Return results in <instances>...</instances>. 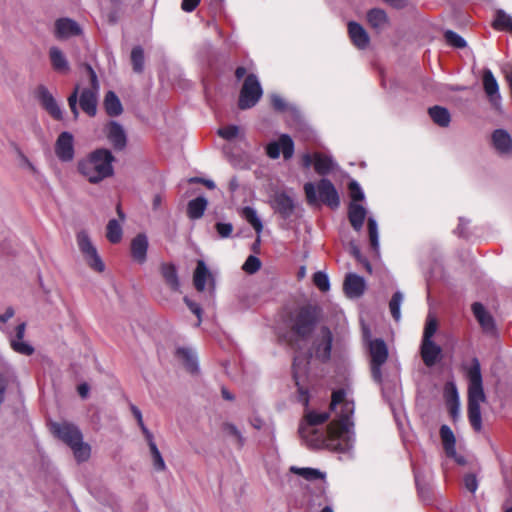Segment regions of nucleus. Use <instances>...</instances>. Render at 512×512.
<instances>
[{"instance_id": "a19ab883", "label": "nucleus", "mask_w": 512, "mask_h": 512, "mask_svg": "<svg viewBox=\"0 0 512 512\" xmlns=\"http://www.w3.org/2000/svg\"><path fill=\"white\" fill-rule=\"evenodd\" d=\"M493 27L496 30H509L512 32V17L503 10H498L493 20Z\"/></svg>"}, {"instance_id": "f8f14e48", "label": "nucleus", "mask_w": 512, "mask_h": 512, "mask_svg": "<svg viewBox=\"0 0 512 512\" xmlns=\"http://www.w3.org/2000/svg\"><path fill=\"white\" fill-rule=\"evenodd\" d=\"M333 334L327 327H321L313 342V353L315 357L323 362L328 361L331 356Z\"/></svg>"}, {"instance_id": "49530a36", "label": "nucleus", "mask_w": 512, "mask_h": 512, "mask_svg": "<svg viewBox=\"0 0 512 512\" xmlns=\"http://www.w3.org/2000/svg\"><path fill=\"white\" fill-rule=\"evenodd\" d=\"M437 326H438V324H437L436 318L434 316H432L431 314H429L427 316V319L425 322L422 341L432 340V337L434 336V334L437 331Z\"/></svg>"}, {"instance_id": "a18cd8bd", "label": "nucleus", "mask_w": 512, "mask_h": 512, "mask_svg": "<svg viewBox=\"0 0 512 512\" xmlns=\"http://www.w3.org/2000/svg\"><path fill=\"white\" fill-rule=\"evenodd\" d=\"M74 453V456L77 461L83 462L86 461L90 457V446L84 444L83 441H78V443L72 447H70Z\"/></svg>"}, {"instance_id": "c85d7f7f", "label": "nucleus", "mask_w": 512, "mask_h": 512, "mask_svg": "<svg viewBox=\"0 0 512 512\" xmlns=\"http://www.w3.org/2000/svg\"><path fill=\"white\" fill-rule=\"evenodd\" d=\"M367 20L370 26L374 29H388L389 19L386 12L379 8L371 9L367 13Z\"/></svg>"}, {"instance_id": "3c124183", "label": "nucleus", "mask_w": 512, "mask_h": 512, "mask_svg": "<svg viewBox=\"0 0 512 512\" xmlns=\"http://www.w3.org/2000/svg\"><path fill=\"white\" fill-rule=\"evenodd\" d=\"M313 283L322 292H326L330 289L329 277L325 272H316L313 275Z\"/></svg>"}, {"instance_id": "5701e85b", "label": "nucleus", "mask_w": 512, "mask_h": 512, "mask_svg": "<svg viewBox=\"0 0 512 512\" xmlns=\"http://www.w3.org/2000/svg\"><path fill=\"white\" fill-rule=\"evenodd\" d=\"M308 361L306 358H300L299 356L294 357L293 361V377L296 385L298 386L299 401L302 402L306 407L308 406V397L306 390L300 385V377L306 372V365Z\"/></svg>"}, {"instance_id": "bb28decb", "label": "nucleus", "mask_w": 512, "mask_h": 512, "mask_svg": "<svg viewBox=\"0 0 512 512\" xmlns=\"http://www.w3.org/2000/svg\"><path fill=\"white\" fill-rule=\"evenodd\" d=\"M336 166L337 164L331 156L322 153H314V169L318 175L326 176L331 173Z\"/></svg>"}, {"instance_id": "338daca9", "label": "nucleus", "mask_w": 512, "mask_h": 512, "mask_svg": "<svg viewBox=\"0 0 512 512\" xmlns=\"http://www.w3.org/2000/svg\"><path fill=\"white\" fill-rule=\"evenodd\" d=\"M199 3H200V0H183L182 4H181V8L185 12H192L193 10H195V8L198 6Z\"/></svg>"}, {"instance_id": "ddd939ff", "label": "nucleus", "mask_w": 512, "mask_h": 512, "mask_svg": "<svg viewBox=\"0 0 512 512\" xmlns=\"http://www.w3.org/2000/svg\"><path fill=\"white\" fill-rule=\"evenodd\" d=\"M51 430L54 435L65 442L68 446L72 447L82 440V434L80 430L73 424L70 423H52Z\"/></svg>"}, {"instance_id": "680f3d73", "label": "nucleus", "mask_w": 512, "mask_h": 512, "mask_svg": "<svg viewBox=\"0 0 512 512\" xmlns=\"http://www.w3.org/2000/svg\"><path fill=\"white\" fill-rule=\"evenodd\" d=\"M184 302L186 303L188 308L191 310V312L194 313L198 317L197 325H199L201 322V312H202L200 305L198 303L190 300L188 297L184 298Z\"/></svg>"}, {"instance_id": "e2e57ef3", "label": "nucleus", "mask_w": 512, "mask_h": 512, "mask_svg": "<svg viewBox=\"0 0 512 512\" xmlns=\"http://www.w3.org/2000/svg\"><path fill=\"white\" fill-rule=\"evenodd\" d=\"M87 70H88V73L90 76V85H91V87L89 89H91L92 91H95L96 93H99L100 84H99V81H98L95 71L93 70V68L91 66H87Z\"/></svg>"}, {"instance_id": "4d7b16f0", "label": "nucleus", "mask_w": 512, "mask_h": 512, "mask_svg": "<svg viewBox=\"0 0 512 512\" xmlns=\"http://www.w3.org/2000/svg\"><path fill=\"white\" fill-rule=\"evenodd\" d=\"M445 42L455 48H464L467 43L460 34H443Z\"/></svg>"}, {"instance_id": "39448f33", "label": "nucleus", "mask_w": 512, "mask_h": 512, "mask_svg": "<svg viewBox=\"0 0 512 512\" xmlns=\"http://www.w3.org/2000/svg\"><path fill=\"white\" fill-rule=\"evenodd\" d=\"M321 316V310L317 305L306 304L299 307L294 313L292 331L301 338L308 337L314 330Z\"/></svg>"}, {"instance_id": "774afa93", "label": "nucleus", "mask_w": 512, "mask_h": 512, "mask_svg": "<svg viewBox=\"0 0 512 512\" xmlns=\"http://www.w3.org/2000/svg\"><path fill=\"white\" fill-rule=\"evenodd\" d=\"M137 423H138L141 431L143 432L148 445L151 444V443H154L155 441H154L153 435L148 430V428L145 426L143 419L141 420V422H137Z\"/></svg>"}, {"instance_id": "6e6d98bb", "label": "nucleus", "mask_w": 512, "mask_h": 512, "mask_svg": "<svg viewBox=\"0 0 512 512\" xmlns=\"http://www.w3.org/2000/svg\"><path fill=\"white\" fill-rule=\"evenodd\" d=\"M218 135L225 140H232L239 135V127L236 125H228L218 130Z\"/></svg>"}, {"instance_id": "4468645a", "label": "nucleus", "mask_w": 512, "mask_h": 512, "mask_svg": "<svg viewBox=\"0 0 512 512\" xmlns=\"http://www.w3.org/2000/svg\"><path fill=\"white\" fill-rule=\"evenodd\" d=\"M36 97L41 103L42 107L56 120L63 118V112L60 105L55 100L54 96L50 93L48 88L44 85H39L36 90Z\"/></svg>"}, {"instance_id": "79ce46f5", "label": "nucleus", "mask_w": 512, "mask_h": 512, "mask_svg": "<svg viewBox=\"0 0 512 512\" xmlns=\"http://www.w3.org/2000/svg\"><path fill=\"white\" fill-rule=\"evenodd\" d=\"M131 63L135 73H142L144 70V50L141 46H135L131 51Z\"/></svg>"}, {"instance_id": "473e14b6", "label": "nucleus", "mask_w": 512, "mask_h": 512, "mask_svg": "<svg viewBox=\"0 0 512 512\" xmlns=\"http://www.w3.org/2000/svg\"><path fill=\"white\" fill-rule=\"evenodd\" d=\"M104 107L109 116H119L123 112L120 99L113 91H108L104 98Z\"/></svg>"}, {"instance_id": "6ab92c4d", "label": "nucleus", "mask_w": 512, "mask_h": 512, "mask_svg": "<svg viewBox=\"0 0 512 512\" xmlns=\"http://www.w3.org/2000/svg\"><path fill=\"white\" fill-rule=\"evenodd\" d=\"M420 354L424 364L433 367L441 359L442 349L433 340L421 341Z\"/></svg>"}, {"instance_id": "603ef678", "label": "nucleus", "mask_w": 512, "mask_h": 512, "mask_svg": "<svg viewBox=\"0 0 512 512\" xmlns=\"http://www.w3.org/2000/svg\"><path fill=\"white\" fill-rule=\"evenodd\" d=\"M352 44L359 50H365L370 46L369 34H349Z\"/></svg>"}, {"instance_id": "052dcab7", "label": "nucleus", "mask_w": 512, "mask_h": 512, "mask_svg": "<svg viewBox=\"0 0 512 512\" xmlns=\"http://www.w3.org/2000/svg\"><path fill=\"white\" fill-rule=\"evenodd\" d=\"M464 486L471 493H475L478 489V480L474 474H467L464 477Z\"/></svg>"}, {"instance_id": "0e129e2a", "label": "nucleus", "mask_w": 512, "mask_h": 512, "mask_svg": "<svg viewBox=\"0 0 512 512\" xmlns=\"http://www.w3.org/2000/svg\"><path fill=\"white\" fill-rule=\"evenodd\" d=\"M469 224V220L464 218V217H460L459 218V224L455 230V233L459 236V237H467L468 234L466 232V226Z\"/></svg>"}, {"instance_id": "ea45409f", "label": "nucleus", "mask_w": 512, "mask_h": 512, "mask_svg": "<svg viewBox=\"0 0 512 512\" xmlns=\"http://www.w3.org/2000/svg\"><path fill=\"white\" fill-rule=\"evenodd\" d=\"M290 471L294 474H297V475L303 477L304 479H306L308 481L323 479L325 476L320 470L315 469V468H309V467L300 468V467L292 466L290 468Z\"/></svg>"}, {"instance_id": "bf43d9fd", "label": "nucleus", "mask_w": 512, "mask_h": 512, "mask_svg": "<svg viewBox=\"0 0 512 512\" xmlns=\"http://www.w3.org/2000/svg\"><path fill=\"white\" fill-rule=\"evenodd\" d=\"M79 85H76L73 92L68 97V105L71 109V112L73 113L74 117H78V108H77V102H78V96H79Z\"/></svg>"}, {"instance_id": "72a5a7b5", "label": "nucleus", "mask_w": 512, "mask_h": 512, "mask_svg": "<svg viewBox=\"0 0 512 512\" xmlns=\"http://www.w3.org/2000/svg\"><path fill=\"white\" fill-rule=\"evenodd\" d=\"M429 116L435 124L440 127H447L451 122V116L448 109L442 106H433L428 110Z\"/></svg>"}, {"instance_id": "f03ea898", "label": "nucleus", "mask_w": 512, "mask_h": 512, "mask_svg": "<svg viewBox=\"0 0 512 512\" xmlns=\"http://www.w3.org/2000/svg\"><path fill=\"white\" fill-rule=\"evenodd\" d=\"M468 379V419L475 431L482 429L481 404L486 401L483 388L480 362L477 358L471 360L466 371Z\"/></svg>"}, {"instance_id": "13d9d810", "label": "nucleus", "mask_w": 512, "mask_h": 512, "mask_svg": "<svg viewBox=\"0 0 512 512\" xmlns=\"http://www.w3.org/2000/svg\"><path fill=\"white\" fill-rule=\"evenodd\" d=\"M215 229L220 238L226 239L231 237L233 232V225L229 222H217L215 224Z\"/></svg>"}, {"instance_id": "09e8293b", "label": "nucleus", "mask_w": 512, "mask_h": 512, "mask_svg": "<svg viewBox=\"0 0 512 512\" xmlns=\"http://www.w3.org/2000/svg\"><path fill=\"white\" fill-rule=\"evenodd\" d=\"M148 446H149L150 453L152 456L154 468L157 471L164 470L166 468V465H165L164 459L162 458V455H161L156 443L155 442L151 443Z\"/></svg>"}, {"instance_id": "393cba45", "label": "nucleus", "mask_w": 512, "mask_h": 512, "mask_svg": "<svg viewBox=\"0 0 512 512\" xmlns=\"http://www.w3.org/2000/svg\"><path fill=\"white\" fill-rule=\"evenodd\" d=\"M367 215V210L359 203L351 202L348 207V219L351 226L359 232L364 224Z\"/></svg>"}, {"instance_id": "dca6fc26", "label": "nucleus", "mask_w": 512, "mask_h": 512, "mask_svg": "<svg viewBox=\"0 0 512 512\" xmlns=\"http://www.w3.org/2000/svg\"><path fill=\"white\" fill-rule=\"evenodd\" d=\"M491 143L500 155H510L512 153V136L505 129H495L491 134Z\"/></svg>"}, {"instance_id": "c03bdc74", "label": "nucleus", "mask_w": 512, "mask_h": 512, "mask_svg": "<svg viewBox=\"0 0 512 512\" xmlns=\"http://www.w3.org/2000/svg\"><path fill=\"white\" fill-rule=\"evenodd\" d=\"M404 296L402 292L397 291L393 294L390 302H389V309L391 312L392 317L395 321H399L401 319V305L403 302Z\"/></svg>"}, {"instance_id": "7c9ffc66", "label": "nucleus", "mask_w": 512, "mask_h": 512, "mask_svg": "<svg viewBox=\"0 0 512 512\" xmlns=\"http://www.w3.org/2000/svg\"><path fill=\"white\" fill-rule=\"evenodd\" d=\"M161 275L166 284L174 291H178L180 287L177 269L171 263H163L161 265Z\"/></svg>"}, {"instance_id": "7ed1b4c3", "label": "nucleus", "mask_w": 512, "mask_h": 512, "mask_svg": "<svg viewBox=\"0 0 512 512\" xmlns=\"http://www.w3.org/2000/svg\"><path fill=\"white\" fill-rule=\"evenodd\" d=\"M114 157L108 149H97L79 161L78 170L91 183H99L113 174Z\"/></svg>"}, {"instance_id": "2eb2a0df", "label": "nucleus", "mask_w": 512, "mask_h": 512, "mask_svg": "<svg viewBox=\"0 0 512 512\" xmlns=\"http://www.w3.org/2000/svg\"><path fill=\"white\" fill-rule=\"evenodd\" d=\"M55 153L63 161H71L74 157V138L70 132H62L55 144Z\"/></svg>"}, {"instance_id": "58836bf2", "label": "nucleus", "mask_w": 512, "mask_h": 512, "mask_svg": "<svg viewBox=\"0 0 512 512\" xmlns=\"http://www.w3.org/2000/svg\"><path fill=\"white\" fill-rule=\"evenodd\" d=\"M368 225V234H369V241L371 248L375 253H379V230H378V224L374 217H369L367 220Z\"/></svg>"}, {"instance_id": "a211bd4d", "label": "nucleus", "mask_w": 512, "mask_h": 512, "mask_svg": "<svg viewBox=\"0 0 512 512\" xmlns=\"http://www.w3.org/2000/svg\"><path fill=\"white\" fill-rule=\"evenodd\" d=\"M272 207L282 218L288 219L293 215L295 203L285 192H280L274 195Z\"/></svg>"}, {"instance_id": "a878e982", "label": "nucleus", "mask_w": 512, "mask_h": 512, "mask_svg": "<svg viewBox=\"0 0 512 512\" xmlns=\"http://www.w3.org/2000/svg\"><path fill=\"white\" fill-rule=\"evenodd\" d=\"M78 97L81 109L89 116H95L97 112L98 93L91 89H83Z\"/></svg>"}, {"instance_id": "69168bd1", "label": "nucleus", "mask_w": 512, "mask_h": 512, "mask_svg": "<svg viewBox=\"0 0 512 512\" xmlns=\"http://www.w3.org/2000/svg\"><path fill=\"white\" fill-rule=\"evenodd\" d=\"M26 330V324L24 322L17 325L15 328L14 334L10 333L9 338H14L16 340H23Z\"/></svg>"}, {"instance_id": "9d476101", "label": "nucleus", "mask_w": 512, "mask_h": 512, "mask_svg": "<svg viewBox=\"0 0 512 512\" xmlns=\"http://www.w3.org/2000/svg\"><path fill=\"white\" fill-rule=\"evenodd\" d=\"M270 102L272 108L285 116L289 125L298 124L301 121V112L298 107L286 100L278 93L270 95Z\"/></svg>"}, {"instance_id": "1a4fd4ad", "label": "nucleus", "mask_w": 512, "mask_h": 512, "mask_svg": "<svg viewBox=\"0 0 512 512\" xmlns=\"http://www.w3.org/2000/svg\"><path fill=\"white\" fill-rule=\"evenodd\" d=\"M482 85L484 93L491 107L497 111H502V96L500 94L499 84L490 69H484L482 74Z\"/></svg>"}, {"instance_id": "c9c22d12", "label": "nucleus", "mask_w": 512, "mask_h": 512, "mask_svg": "<svg viewBox=\"0 0 512 512\" xmlns=\"http://www.w3.org/2000/svg\"><path fill=\"white\" fill-rule=\"evenodd\" d=\"M446 404L450 416L454 421H456L460 417V400L458 391L454 384H451V391L447 396Z\"/></svg>"}, {"instance_id": "37998d69", "label": "nucleus", "mask_w": 512, "mask_h": 512, "mask_svg": "<svg viewBox=\"0 0 512 512\" xmlns=\"http://www.w3.org/2000/svg\"><path fill=\"white\" fill-rule=\"evenodd\" d=\"M55 32H81V28L70 18H60L55 23Z\"/></svg>"}, {"instance_id": "e433bc0d", "label": "nucleus", "mask_w": 512, "mask_h": 512, "mask_svg": "<svg viewBox=\"0 0 512 512\" xmlns=\"http://www.w3.org/2000/svg\"><path fill=\"white\" fill-rule=\"evenodd\" d=\"M241 216L253 227L259 235L263 230V223L259 218L257 211L250 206H245L241 210Z\"/></svg>"}, {"instance_id": "6e6552de", "label": "nucleus", "mask_w": 512, "mask_h": 512, "mask_svg": "<svg viewBox=\"0 0 512 512\" xmlns=\"http://www.w3.org/2000/svg\"><path fill=\"white\" fill-rule=\"evenodd\" d=\"M77 244L88 265L97 272L104 271L105 265L86 231L77 234Z\"/></svg>"}, {"instance_id": "423d86ee", "label": "nucleus", "mask_w": 512, "mask_h": 512, "mask_svg": "<svg viewBox=\"0 0 512 512\" xmlns=\"http://www.w3.org/2000/svg\"><path fill=\"white\" fill-rule=\"evenodd\" d=\"M263 95V89L258 77L251 73L244 79L240 89L238 107L247 110L254 107Z\"/></svg>"}, {"instance_id": "4c0bfd02", "label": "nucleus", "mask_w": 512, "mask_h": 512, "mask_svg": "<svg viewBox=\"0 0 512 512\" xmlns=\"http://www.w3.org/2000/svg\"><path fill=\"white\" fill-rule=\"evenodd\" d=\"M123 236V229L121 224L116 219L109 220L106 227V237L109 242L115 244L121 241Z\"/></svg>"}, {"instance_id": "c756f323", "label": "nucleus", "mask_w": 512, "mask_h": 512, "mask_svg": "<svg viewBox=\"0 0 512 512\" xmlns=\"http://www.w3.org/2000/svg\"><path fill=\"white\" fill-rule=\"evenodd\" d=\"M50 61L53 69L59 73H67L70 69L69 63L58 47H51L49 50Z\"/></svg>"}, {"instance_id": "cd10ccee", "label": "nucleus", "mask_w": 512, "mask_h": 512, "mask_svg": "<svg viewBox=\"0 0 512 512\" xmlns=\"http://www.w3.org/2000/svg\"><path fill=\"white\" fill-rule=\"evenodd\" d=\"M440 437L443 449L448 457H456V439L452 429L448 425L440 427Z\"/></svg>"}, {"instance_id": "f3484780", "label": "nucleus", "mask_w": 512, "mask_h": 512, "mask_svg": "<svg viewBox=\"0 0 512 512\" xmlns=\"http://www.w3.org/2000/svg\"><path fill=\"white\" fill-rule=\"evenodd\" d=\"M149 247L148 237L145 233L137 234L130 245L132 259L138 264H144L147 260V251Z\"/></svg>"}, {"instance_id": "aec40b11", "label": "nucleus", "mask_w": 512, "mask_h": 512, "mask_svg": "<svg viewBox=\"0 0 512 512\" xmlns=\"http://www.w3.org/2000/svg\"><path fill=\"white\" fill-rule=\"evenodd\" d=\"M105 132L108 140L115 149L121 150L126 146V134L123 127L116 121H110L106 127Z\"/></svg>"}, {"instance_id": "de8ad7c7", "label": "nucleus", "mask_w": 512, "mask_h": 512, "mask_svg": "<svg viewBox=\"0 0 512 512\" xmlns=\"http://www.w3.org/2000/svg\"><path fill=\"white\" fill-rule=\"evenodd\" d=\"M222 431L231 437H234L239 447L244 445L245 439L240 430L233 423L226 422L222 425Z\"/></svg>"}, {"instance_id": "f257e3e1", "label": "nucleus", "mask_w": 512, "mask_h": 512, "mask_svg": "<svg viewBox=\"0 0 512 512\" xmlns=\"http://www.w3.org/2000/svg\"><path fill=\"white\" fill-rule=\"evenodd\" d=\"M354 411V401L348 398L347 392L335 390L330 403V412L334 414L330 425L324 428L329 412L306 409L299 424V435L311 449L325 448L350 458L355 442Z\"/></svg>"}, {"instance_id": "2f4dec72", "label": "nucleus", "mask_w": 512, "mask_h": 512, "mask_svg": "<svg viewBox=\"0 0 512 512\" xmlns=\"http://www.w3.org/2000/svg\"><path fill=\"white\" fill-rule=\"evenodd\" d=\"M207 204V199L203 196L189 201L187 206L188 217L192 220L200 219L207 208Z\"/></svg>"}, {"instance_id": "864d4df0", "label": "nucleus", "mask_w": 512, "mask_h": 512, "mask_svg": "<svg viewBox=\"0 0 512 512\" xmlns=\"http://www.w3.org/2000/svg\"><path fill=\"white\" fill-rule=\"evenodd\" d=\"M348 188L350 191V197L352 199V202L357 203L358 201L364 200V192L360 184L356 180H351L348 184Z\"/></svg>"}, {"instance_id": "4be33fe9", "label": "nucleus", "mask_w": 512, "mask_h": 512, "mask_svg": "<svg viewBox=\"0 0 512 512\" xmlns=\"http://www.w3.org/2000/svg\"><path fill=\"white\" fill-rule=\"evenodd\" d=\"M176 357L190 373L195 374L199 371L198 357L194 349L178 347L176 349Z\"/></svg>"}, {"instance_id": "5fc2aeb1", "label": "nucleus", "mask_w": 512, "mask_h": 512, "mask_svg": "<svg viewBox=\"0 0 512 512\" xmlns=\"http://www.w3.org/2000/svg\"><path fill=\"white\" fill-rule=\"evenodd\" d=\"M261 267V261L258 257L254 255L248 256L246 261L243 264V270L248 274H253L257 272Z\"/></svg>"}, {"instance_id": "f704fd0d", "label": "nucleus", "mask_w": 512, "mask_h": 512, "mask_svg": "<svg viewBox=\"0 0 512 512\" xmlns=\"http://www.w3.org/2000/svg\"><path fill=\"white\" fill-rule=\"evenodd\" d=\"M209 275H210L209 270H208L205 262L203 260H199L197 262V266L194 271V277H193L194 286L198 291L202 292L205 290L206 280Z\"/></svg>"}, {"instance_id": "412c9836", "label": "nucleus", "mask_w": 512, "mask_h": 512, "mask_svg": "<svg viewBox=\"0 0 512 512\" xmlns=\"http://www.w3.org/2000/svg\"><path fill=\"white\" fill-rule=\"evenodd\" d=\"M343 286L349 298H358L364 293L365 281L361 276L349 273L345 277Z\"/></svg>"}, {"instance_id": "b1692460", "label": "nucleus", "mask_w": 512, "mask_h": 512, "mask_svg": "<svg viewBox=\"0 0 512 512\" xmlns=\"http://www.w3.org/2000/svg\"><path fill=\"white\" fill-rule=\"evenodd\" d=\"M472 312L477 319L478 323L485 332H492L495 328L493 317L485 309L483 304L475 302L472 304Z\"/></svg>"}, {"instance_id": "20e7f679", "label": "nucleus", "mask_w": 512, "mask_h": 512, "mask_svg": "<svg viewBox=\"0 0 512 512\" xmlns=\"http://www.w3.org/2000/svg\"><path fill=\"white\" fill-rule=\"evenodd\" d=\"M303 188L307 202L310 205L316 204L319 199L333 209L340 205L339 194L333 183L327 178H322L317 185L307 182Z\"/></svg>"}, {"instance_id": "8fccbe9b", "label": "nucleus", "mask_w": 512, "mask_h": 512, "mask_svg": "<svg viewBox=\"0 0 512 512\" xmlns=\"http://www.w3.org/2000/svg\"><path fill=\"white\" fill-rule=\"evenodd\" d=\"M10 344L12 349L19 354L29 356L34 352V348L28 342L23 340L11 338Z\"/></svg>"}, {"instance_id": "0eeeda50", "label": "nucleus", "mask_w": 512, "mask_h": 512, "mask_svg": "<svg viewBox=\"0 0 512 512\" xmlns=\"http://www.w3.org/2000/svg\"><path fill=\"white\" fill-rule=\"evenodd\" d=\"M371 357V374L375 382H382V365L387 361L388 349L386 343L382 339H374L369 341L367 345Z\"/></svg>"}, {"instance_id": "9b49d317", "label": "nucleus", "mask_w": 512, "mask_h": 512, "mask_svg": "<svg viewBox=\"0 0 512 512\" xmlns=\"http://www.w3.org/2000/svg\"><path fill=\"white\" fill-rule=\"evenodd\" d=\"M295 151L294 141L288 134H281L278 140L271 141L266 146V154L271 159H278L282 153L285 160L293 157Z\"/></svg>"}]
</instances>
